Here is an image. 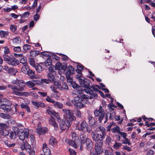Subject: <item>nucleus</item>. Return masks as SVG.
<instances>
[{
    "label": "nucleus",
    "instance_id": "obj_38",
    "mask_svg": "<svg viewBox=\"0 0 155 155\" xmlns=\"http://www.w3.org/2000/svg\"><path fill=\"white\" fill-rule=\"evenodd\" d=\"M54 68V65H51L48 68V71L49 72V73L54 74L55 73Z\"/></svg>",
    "mask_w": 155,
    "mask_h": 155
},
{
    "label": "nucleus",
    "instance_id": "obj_43",
    "mask_svg": "<svg viewBox=\"0 0 155 155\" xmlns=\"http://www.w3.org/2000/svg\"><path fill=\"white\" fill-rule=\"evenodd\" d=\"M20 41V38L18 37H16L13 39V44L15 45H16L19 44Z\"/></svg>",
    "mask_w": 155,
    "mask_h": 155
},
{
    "label": "nucleus",
    "instance_id": "obj_51",
    "mask_svg": "<svg viewBox=\"0 0 155 155\" xmlns=\"http://www.w3.org/2000/svg\"><path fill=\"white\" fill-rule=\"evenodd\" d=\"M29 12H25L23 14L19 15V16L22 18H26L29 15Z\"/></svg>",
    "mask_w": 155,
    "mask_h": 155
},
{
    "label": "nucleus",
    "instance_id": "obj_46",
    "mask_svg": "<svg viewBox=\"0 0 155 155\" xmlns=\"http://www.w3.org/2000/svg\"><path fill=\"white\" fill-rule=\"evenodd\" d=\"M28 61L30 64L33 67H34L36 64H35V61L32 58H29L28 59Z\"/></svg>",
    "mask_w": 155,
    "mask_h": 155
},
{
    "label": "nucleus",
    "instance_id": "obj_40",
    "mask_svg": "<svg viewBox=\"0 0 155 155\" xmlns=\"http://www.w3.org/2000/svg\"><path fill=\"white\" fill-rule=\"evenodd\" d=\"M81 87V86H80L79 85H78L76 89L77 91L80 94L79 96H77L76 97H79L80 98L81 97L80 96V94H82L81 93V92L83 91V89Z\"/></svg>",
    "mask_w": 155,
    "mask_h": 155
},
{
    "label": "nucleus",
    "instance_id": "obj_13",
    "mask_svg": "<svg viewBox=\"0 0 155 155\" xmlns=\"http://www.w3.org/2000/svg\"><path fill=\"white\" fill-rule=\"evenodd\" d=\"M19 87H18L16 86L10 85V88L13 90V93L18 96V93H19L20 91H24V88L23 87H21L19 85Z\"/></svg>",
    "mask_w": 155,
    "mask_h": 155
},
{
    "label": "nucleus",
    "instance_id": "obj_18",
    "mask_svg": "<svg viewBox=\"0 0 155 155\" xmlns=\"http://www.w3.org/2000/svg\"><path fill=\"white\" fill-rule=\"evenodd\" d=\"M67 69L66 73V76L68 77L73 74L74 72V69L71 65H70L68 66Z\"/></svg>",
    "mask_w": 155,
    "mask_h": 155
},
{
    "label": "nucleus",
    "instance_id": "obj_55",
    "mask_svg": "<svg viewBox=\"0 0 155 155\" xmlns=\"http://www.w3.org/2000/svg\"><path fill=\"white\" fill-rule=\"evenodd\" d=\"M122 145V143L116 142L114 145V147L116 149H118Z\"/></svg>",
    "mask_w": 155,
    "mask_h": 155
},
{
    "label": "nucleus",
    "instance_id": "obj_31",
    "mask_svg": "<svg viewBox=\"0 0 155 155\" xmlns=\"http://www.w3.org/2000/svg\"><path fill=\"white\" fill-rule=\"evenodd\" d=\"M31 47V46L29 45L25 44L24 45L23 47V52L24 53H26L27 52V51L30 49Z\"/></svg>",
    "mask_w": 155,
    "mask_h": 155
},
{
    "label": "nucleus",
    "instance_id": "obj_61",
    "mask_svg": "<svg viewBox=\"0 0 155 155\" xmlns=\"http://www.w3.org/2000/svg\"><path fill=\"white\" fill-rule=\"evenodd\" d=\"M62 64L60 62H58L56 63L55 68L57 70H58L61 67Z\"/></svg>",
    "mask_w": 155,
    "mask_h": 155
},
{
    "label": "nucleus",
    "instance_id": "obj_56",
    "mask_svg": "<svg viewBox=\"0 0 155 155\" xmlns=\"http://www.w3.org/2000/svg\"><path fill=\"white\" fill-rule=\"evenodd\" d=\"M75 115L76 117L79 118H81V114L80 111L77 110L75 113Z\"/></svg>",
    "mask_w": 155,
    "mask_h": 155
},
{
    "label": "nucleus",
    "instance_id": "obj_9",
    "mask_svg": "<svg viewBox=\"0 0 155 155\" xmlns=\"http://www.w3.org/2000/svg\"><path fill=\"white\" fill-rule=\"evenodd\" d=\"M91 135L93 140L97 142L96 143H103V139L105 137H104L101 134L93 133Z\"/></svg>",
    "mask_w": 155,
    "mask_h": 155
},
{
    "label": "nucleus",
    "instance_id": "obj_62",
    "mask_svg": "<svg viewBox=\"0 0 155 155\" xmlns=\"http://www.w3.org/2000/svg\"><path fill=\"white\" fill-rule=\"evenodd\" d=\"M38 93L42 97H47V92H41L39 91L38 92Z\"/></svg>",
    "mask_w": 155,
    "mask_h": 155
},
{
    "label": "nucleus",
    "instance_id": "obj_59",
    "mask_svg": "<svg viewBox=\"0 0 155 155\" xmlns=\"http://www.w3.org/2000/svg\"><path fill=\"white\" fill-rule=\"evenodd\" d=\"M27 152L29 153V155H35V152L33 149H30L29 150H28Z\"/></svg>",
    "mask_w": 155,
    "mask_h": 155
},
{
    "label": "nucleus",
    "instance_id": "obj_5",
    "mask_svg": "<svg viewBox=\"0 0 155 155\" xmlns=\"http://www.w3.org/2000/svg\"><path fill=\"white\" fill-rule=\"evenodd\" d=\"M71 136L72 137L71 140L66 139L65 141L69 145L76 148L77 147V144L79 142V137L76 133L74 132L71 133Z\"/></svg>",
    "mask_w": 155,
    "mask_h": 155
},
{
    "label": "nucleus",
    "instance_id": "obj_7",
    "mask_svg": "<svg viewBox=\"0 0 155 155\" xmlns=\"http://www.w3.org/2000/svg\"><path fill=\"white\" fill-rule=\"evenodd\" d=\"M9 124L4 123L0 124V135L5 136L8 135L9 131L6 129L8 127Z\"/></svg>",
    "mask_w": 155,
    "mask_h": 155
},
{
    "label": "nucleus",
    "instance_id": "obj_22",
    "mask_svg": "<svg viewBox=\"0 0 155 155\" xmlns=\"http://www.w3.org/2000/svg\"><path fill=\"white\" fill-rule=\"evenodd\" d=\"M49 123L50 124L54 126L55 128H58V125L55 121L54 118V117H51L50 119L49 120Z\"/></svg>",
    "mask_w": 155,
    "mask_h": 155
},
{
    "label": "nucleus",
    "instance_id": "obj_44",
    "mask_svg": "<svg viewBox=\"0 0 155 155\" xmlns=\"http://www.w3.org/2000/svg\"><path fill=\"white\" fill-rule=\"evenodd\" d=\"M12 47H14V51L16 53H19L21 52V48L20 46L14 47L12 46Z\"/></svg>",
    "mask_w": 155,
    "mask_h": 155
},
{
    "label": "nucleus",
    "instance_id": "obj_39",
    "mask_svg": "<svg viewBox=\"0 0 155 155\" xmlns=\"http://www.w3.org/2000/svg\"><path fill=\"white\" fill-rule=\"evenodd\" d=\"M26 84L30 88L33 87L35 85V84L30 81L26 82Z\"/></svg>",
    "mask_w": 155,
    "mask_h": 155
},
{
    "label": "nucleus",
    "instance_id": "obj_33",
    "mask_svg": "<svg viewBox=\"0 0 155 155\" xmlns=\"http://www.w3.org/2000/svg\"><path fill=\"white\" fill-rule=\"evenodd\" d=\"M54 84L56 87L57 88L61 90V85L60 81H54Z\"/></svg>",
    "mask_w": 155,
    "mask_h": 155
},
{
    "label": "nucleus",
    "instance_id": "obj_37",
    "mask_svg": "<svg viewBox=\"0 0 155 155\" xmlns=\"http://www.w3.org/2000/svg\"><path fill=\"white\" fill-rule=\"evenodd\" d=\"M0 35L2 38L6 37L8 35V31H4L1 30L0 31Z\"/></svg>",
    "mask_w": 155,
    "mask_h": 155
},
{
    "label": "nucleus",
    "instance_id": "obj_36",
    "mask_svg": "<svg viewBox=\"0 0 155 155\" xmlns=\"http://www.w3.org/2000/svg\"><path fill=\"white\" fill-rule=\"evenodd\" d=\"M111 131L113 133H117L119 134V132L120 131V129L119 127L118 126H117L114 127L112 128L111 129Z\"/></svg>",
    "mask_w": 155,
    "mask_h": 155
},
{
    "label": "nucleus",
    "instance_id": "obj_10",
    "mask_svg": "<svg viewBox=\"0 0 155 155\" xmlns=\"http://www.w3.org/2000/svg\"><path fill=\"white\" fill-rule=\"evenodd\" d=\"M81 75H77L76 76V78L77 79L79 82V84L83 87L86 85V83H88L89 82V80L87 79L86 78H84V79H82L81 78L82 77Z\"/></svg>",
    "mask_w": 155,
    "mask_h": 155
},
{
    "label": "nucleus",
    "instance_id": "obj_14",
    "mask_svg": "<svg viewBox=\"0 0 155 155\" xmlns=\"http://www.w3.org/2000/svg\"><path fill=\"white\" fill-rule=\"evenodd\" d=\"M12 129L13 131L10 132V138L15 139L18 133V131L19 130V128L16 126H13L12 127Z\"/></svg>",
    "mask_w": 155,
    "mask_h": 155
},
{
    "label": "nucleus",
    "instance_id": "obj_48",
    "mask_svg": "<svg viewBox=\"0 0 155 155\" xmlns=\"http://www.w3.org/2000/svg\"><path fill=\"white\" fill-rule=\"evenodd\" d=\"M20 61L21 63L24 64H27V60L25 57H23L20 59Z\"/></svg>",
    "mask_w": 155,
    "mask_h": 155
},
{
    "label": "nucleus",
    "instance_id": "obj_19",
    "mask_svg": "<svg viewBox=\"0 0 155 155\" xmlns=\"http://www.w3.org/2000/svg\"><path fill=\"white\" fill-rule=\"evenodd\" d=\"M49 144L50 145L55 147L57 145L58 142L56 139L54 137L52 136L49 140Z\"/></svg>",
    "mask_w": 155,
    "mask_h": 155
},
{
    "label": "nucleus",
    "instance_id": "obj_1",
    "mask_svg": "<svg viewBox=\"0 0 155 155\" xmlns=\"http://www.w3.org/2000/svg\"><path fill=\"white\" fill-rule=\"evenodd\" d=\"M90 81L88 83H86L85 86L84 87V91L87 94H90V96L83 94H80L79 97H74V100L72 101V103L75 106L80 109L83 107L85 104L89 99H91L93 98H97V92H99V90L95 87L94 85H90Z\"/></svg>",
    "mask_w": 155,
    "mask_h": 155
},
{
    "label": "nucleus",
    "instance_id": "obj_53",
    "mask_svg": "<svg viewBox=\"0 0 155 155\" xmlns=\"http://www.w3.org/2000/svg\"><path fill=\"white\" fill-rule=\"evenodd\" d=\"M71 76H69L68 77H67V76H66V78L67 79L68 82L70 84L72 83L73 81V79L71 77Z\"/></svg>",
    "mask_w": 155,
    "mask_h": 155
},
{
    "label": "nucleus",
    "instance_id": "obj_34",
    "mask_svg": "<svg viewBox=\"0 0 155 155\" xmlns=\"http://www.w3.org/2000/svg\"><path fill=\"white\" fill-rule=\"evenodd\" d=\"M34 67L36 70L39 73L41 72L43 69L41 66L39 64H36Z\"/></svg>",
    "mask_w": 155,
    "mask_h": 155
},
{
    "label": "nucleus",
    "instance_id": "obj_60",
    "mask_svg": "<svg viewBox=\"0 0 155 155\" xmlns=\"http://www.w3.org/2000/svg\"><path fill=\"white\" fill-rule=\"evenodd\" d=\"M111 151L108 150H105V154L106 155H113V153L112 152V149H111Z\"/></svg>",
    "mask_w": 155,
    "mask_h": 155
},
{
    "label": "nucleus",
    "instance_id": "obj_35",
    "mask_svg": "<svg viewBox=\"0 0 155 155\" xmlns=\"http://www.w3.org/2000/svg\"><path fill=\"white\" fill-rule=\"evenodd\" d=\"M68 90L69 88L67 84L65 82H62L61 91H68Z\"/></svg>",
    "mask_w": 155,
    "mask_h": 155
},
{
    "label": "nucleus",
    "instance_id": "obj_54",
    "mask_svg": "<svg viewBox=\"0 0 155 155\" xmlns=\"http://www.w3.org/2000/svg\"><path fill=\"white\" fill-rule=\"evenodd\" d=\"M111 141V137L110 136H107L106 140V143H107L108 145H110V143Z\"/></svg>",
    "mask_w": 155,
    "mask_h": 155
},
{
    "label": "nucleus",
    "instance_id": "obj_3",
    "mask_svg": "<svg viewBox=\"0 0 155 155\" xmlns=\"http://www.w3.org/2000/svg\"><path fill=\"white\" fill-rule=\"evenodd\" d=\"M76 129L82 131L84 133L91 132L92 130V127L89 126L88 124L84 120L78 122L76 126Z\"/></svg>",
    "mask_w": 155,
    "mask_h": 155
},
{
    "label": "nucleus",
    "instance_id": "obj_28",
    "mask_svg": "<svg viewBox=\"0 0 155 155\" xmlns=\"http://www.w3.org/2000/svg\"><path fill=\"white\" fill-rule=\"evenodd\" d=\"M21 107L22 108H25L26 109L28 113L30 112L31 110L30 108L28 105L27 104L22 103L21 104Z\"/></svg>",
    "mask_w": 155,
    "mask_h": 155
},
{
    "label": "nucleus",
    "instance_id": "obj_64",
    "mask_svg": "<svg viewBox=\"0 0 155 155\" xmlns=\"http://www.w3.org/2000/svg\"><path fill=\"white\" fill-rule=\"evenodd\" d=\"M69 150L70 153V155H76V152L73 149H69Z\"/></svg>",
    "mask_w": 155,
    "mask_h": 155
},
{
    "label": "nucleus",
    "instance_id": "obj_24",
    "mask_svg": "<svg viewBox=\"0 0 155 155\" xmlns=\"http://www.w3.org/2000/svg\"><path fill=\"white\" fill-rule=\"evenodd\" d=\"M19 64V61L15 58H10V65L16 66Z\"/></svg>",
    "mask_w": 155,
    "mask_h": 155
},
{
    "label": "nucleus",
    "instance_id": "obj_15",
    "mask_svg": "<svg viewBox=\"0 0 155 155\" xmlns=\"http://www.w3.org/2000/svg\"><path fill=\"white\" fill-rule=\"evenodd\" d=\"M31 103L34 106L35 108L37 109H38L39 107L44 108L46 106V104L45 103L40 101L37 102L32 101Z\"/></svg>",
    "mask_w": 155,
    "mask_h": 155
},
{
    "label": "nucleus",
    "instance_id": "obj_57",
    "mask_svg": "<svg viewBox=\"0 0 155 155\" xmlns=\"http://www.w3.org/2000/svg\"><path fill=\"white\" fill-rule=\"evenodd\" d=\"M119 134H120L121 137H123L124 139L127 138V135L126 133L120 131Z\"/></svg>",
    "mask_w": 155,
    "mask_h": 155
},
{
    "label": "nucleus",
    "instance_id": "obj_17",
    "mask_svg": "<svg viewBox=\"0 0 155 155\" xmlns=\"http://www.w3.org/2000/svg\"><path fill=\"white\" fill-rule=\"evenodd\" d=\"M47 112L48 114L50 115H53L54 116L56 117L58 120L61 119L60 116L58 115V114L56 113L54 110L49 107H48L47 109Z\"/></svg>",
    "mask_w": 155,
    "mask_h": 155
},
{
    "label": "nucleus",
    "instance_id": "obj_2",
    "mask_svg": "<svg viewBox=\"0 0 155 155\" xmlns=\"http://www.w3.org/2000/svg\"><path fill=\"white\" fill-rule=\"evenodd\" d=\"M17 126L19 127H21L20 129L19 128L18 133H17L19 139L23 141L25 139H28L29 134V129L24 128L23 125L21 124H17Z\"/></svg>",
    "mask_w": 155,
    "mask_h": 155
},
{
    "label": "nucleus",
    "instance_id": "obj_49",
    "mask_svg": "<svg viewBox=\"0 0 155 155\" xmlns=\"http://www.w3.org/2000/svg\"><path fill=\"white\" fill-rule=\"evenodd\" d=\"M125 140H123L122 141V143L124 144H128V145H130L131 144L129 140L127 138L124 139Z\"/></svg>",
    "mask_w": 155,
    "mask_h": 155
},
{
    "label": "nucleus",
    "instance_id": "obj_30",
    "mask_svg": "<svg viewBox=\"0 0 155 155\" xmlns=\"http://www.w3.org/2000/svg\"><path fill=\"white\" fill-rule=\"evenodd\" d=\"M53 104L54 107H55L60 109L62 108L63 107V104L62 103L58 101H55Z\"/></svg>",
    "mask_w": 155,
    "mask_h": 155
},
{
    "label": "nucleus",
    "instance_id": "obj_6",
    "mask_svg": "<svg viewBox=\"0 0 155 155\" xmlns=\"http://www.w3.org/2000/svg\"><path fill=\"white\" fill-rule=\"evenodd\" d=\"M94 114L95 117H98V120L100 123L102 122V120L104 118L105 116V120L104 121V123H106L108 119V116L105 112H100L97 110H95L94 111Z\"/></svg>",
    "mask_w": 155,
    "mask_h": 155
},
{
    "label": "nucleus",
    "instance_id": "obj_23",
    "mask_svg": "<svg viewBox=\"0 0 155 155\" xmlns=\"http://www.w3.org/2000/svg\"><path fill=\"white\" fill-rule=\"evenodd\" d=\"M52 63V61L51 59L50 58H48L45 61V62L43 63H40V64H41L42 65L44 64L45 66L47 67L48 66H50L52 65L51 64Z\"/></svg>",
    "mask_w": 155,
    "mask_h": 155
},
{
    "label": "nucleus",
    "instance_id": "obj_47",
    "mask_svg": "<svg viewBox=\"0 0 155 155\" xmlns=\"http://www.w3.org/2000/svg\"><path fill=\"white\" fill-rule=\"evenodd\" d=\"M45 100L46 101L48 102L52 103L53 104H54L55 101L53 99L51 98L48 96H47L46 98L45 99Z\"/></svg>",
    "mask_w": 155,
    "mask_h": 155
},
{
    "label": "nucleus",
    "instance_id": "obj_8",
    "mask_svg": "<svg viewBox=\"0 0 155 155\" xmlns=\"http://www.w3.org/2000/svg\"><path fill=\"white\" fill-rule=\"evenodd\" d=\"M53 74L48 73L47 74V79H42L41 81L43 83L48 84L51 83L55 81V78Z\"/></svg>",
    "mask_w": 155,
    "mask_h": 155
},
{
    "label": "nucleus",
    "instance_id": "obj_26",
    "mask_svg": "<svg viewBox=\"0 0 155 155\" xmlns=\"http://www.w3.org/2000/svg\"><path fill=\"white\" fill-rule=\"evenodd\" d=\"M27 74L30 77V78L31 79H34L35 78V72L30 68L27 72Z\"/></svg>",
    "mask_w": 155,
    "mask_h": 155
},
{
    "label": "nucleus",
    "instance_id": "obj_12",
    "mask_svg": "<svg viewBox=\"0 0 155 155\" xmlns=\"http://www.w3.org/2000/svg\"><path fill=\"white\" fill-rule=\"evenodd\" d=\"M103 143H95V150L96 153V155H100L103 152V149L102 146Z\"/></svg>",
    "mask_w": 155,
    "mask_h": 155
},
{
    "label": "nucleus",
    "instance_id": "obj_42",
    "mask_svg": "<svg viewBox=\"0 0 155 155\" xmlns=\"http://www.w3.org/2000/svg\"><path fill=\"white\" fill-rule=\"evenodd\" d=\"M18 72L16 68H13V67L10 68V75H15V74Z\"/></svg>",
    "mask_w": 155,
    "mask_h": 155
},
{
    "label": "nucleus",
    "instance_id": "obj_50",
    "mask_svg": "<svg viewBox=\"0 0 155 155\" xmlns=\"http://www.w3.org/2000/svg\"><path fill=\"white\" fill-rule=\"evenodd\" d=\"M8 54H4L3 55V57L5 61H7L9 62L10 61V57L8 55Z\"/></svg>",
    "mask_w": 155,
    "mask_h": 155
},
{
    "label": "nucleus",
    "instance_id": "obj_29",
    "mask_svg": "<svg viewBox=\"0 0 155 155\" xmlns=\"http://www.w3.org/2000/svg\"><path fill=\"white\" fill-rule=\"evenodd\" d=\"M29 69V68L27 64H25L22 66L21 70L22 72L25 73H26Z\"/></svg>",
    "mask_w": 155,
    "mask_h": 155
},
{
    "label": "nucleus",
    "instance_id": "obj_45",
    "mask_svg": "<svg viewBox=\"0 0 155 155\" xmlns=\"http://www.w3.org/2000/svg\"><path fill=\"white\" fill-rule=\"evenodd\" d=\"M25 145V150L27 152L28 150H29L30 149H32L31 147V146L30 144H29L27 142L24 143Z\"/></svg>",
    "mask_w": 155,
    "mask_h": 155
},
{
    "label": "nucleus",
    "instance_id": "obj_52",
    "mask_svg": "<svg viewBox=\"0 0 155 155\" xmlns=\"http://www.w3.org/2000/svg\"><path fill=\"white\" fill-rule=\"evenodd\" d=\"M17 29V26L15 25H10V30L13 32L15 31Z\"/></svg>",
    "mask_w": 155,
    "mask_h": 155
},
{
    "label": "nucleus",
    "instance_id": "obj_58",
    "mask_svg": "<svg viewBox=\"0 0 155 155\" xmlns=\"http://www.w3.org/2000/svg\"><path fill=\"white\" fill-rule=\"evenodd\" d=\"M50 88L53 92L55 93H58V91L57 90V87L55 88L53 85H51L50 87Z\"/></svg>",
    "mask_w": 155,
    "mask_h": 155
},
{
    "label": "nucleus",
    "instance_id": "obj_4",
    "mask_svg": "<svg viewBox=\"0 0 155 155\" xmlns=\"http://www.w3.org/2000/svg\"><path fill=\"white\" fill-rule=\"evenodd\" d=\"M65 113L66 117L65 119V123L67 125L68 129L71 126L72 121L76 120L75 117L74 115V114L71 110H65Z\"/></svg>",
    "mask_w": 155,
    "mask_h": 155
},
{
    "label": "nucleus",
    "instance_id": "obj_41",
    "mask_svg": "<svg viewBox=\"0 0 155 155\" xmlns=\"http://www.w3.org/2000/svg\"><path fill=\"white\" fill-rule=\"evenodd\" d=\"M18 94V96H24L25 97H28L30 94V93L27 92H20Z\"/></svg>",
    "mask_w": 155,
    "mask_h": 155
},
{
    "label": "nucleus",
    "instance_id": "obj_63",
    "mask_svg": "<svg viewBox=\"0 0 155 155\" xmlns=\"http://www.w3.org/2000/svg\"><path fill=\"white\" fill-rule=\"evenodd\" d=\"M71 85L72 87L74 89H76L78 85V84L74 82H73L71 84Z\"/></svg>",
    "mask_w": 155,
    "mask_h": 155
},
{
    "label": "nucleus",
    "instance_id": "obj_27",
    "mask_svg": "<svg viewBox=\"0 0 155 155\" xmlns=\"http://www.w3.org/2000/svg\"><path fill=\"white\" fill-rule=\"evenodd\" d=\"M67 127V125L65 123L64 121L62 120L60 123V128L62 131L64 130Z\"/></svg>",
    "mask_w": 155,
    "mask_h": 155
},
{
    "label": "nucleus",
    "instance_id": "obj_32",
    "mask_svg": "<svg viewBox=\"0 0 155 155\" xmlns=\"http://www.w3.org/2000/svg\"><path fill=\"white\" fill-rule=\"evenodd\" d=\"M29 53L30 56L35 57L39 54V52L38 51H31Z\"/></svg>",
    "mask_w": 155,
    "mask_h": 155
},
{
    "label": "nucleus",
    "instance_id": "obj_20",
    "mask_svg": "<svg viewBox=\"0 0 155 155\" xmlns=\"http://www.w3.org/2000/svg\"><path fill=\"white\" fill-rule=\"evenodd\" d=\"M88 119L90 125L93 127H95L96 125L95 124V121L94 118L91 116L89 115L88 117Z\"/></svg>",
    "mask_w": 155,
    "mask_h": 155
},
{
    "label": "nucleus",
    "instance_id": "obj_25",
    "mask_svg": "<svg viewBox=\"0 0 155 155\" xmlns=\"http://www.w3.org/2000/svg\"><path fill=\"white\" fill-rule=\"evenodd\" d=\"M100 130L98 131L99 134H101L104 137H105L106 135V129L103 127L100 126L99 127Z\"/></svg>",
    "mask_w": 155,
    "mask_h": 155
},
{
    "label": "nucleus",
    "instance_id": "obj_21",
    "mask_svg": "<svg viewBox=\"0 0 155 155\" xmlns=\"http://www.w3.org/2000/svg\"><path fill=\"white\" fill-rule=\"evenodd\" d=\"M9 107L8 105L3 104L2 105H0V109L4 110L5 112L7 113L10 111Z\"/></svg>",
    "mask_w": 155,
    "mask_h": 155
},
{
    "label": "nucleus",
    "instance_id": "obj_16",
    "mask_svg": "<svg viewBox=\"0 0 155 155\" xmlns=\"http://www.w3.org/2000/svg\"><path fill=\"white\" fill-rule=\"evenodd\" d=\"M86 149L89 151H91L93 148V143L89 138H87V141L86 143Z\"/></svg>",
    "mask_w": 155,
    "mask_h": 155
},
{
    "label": "nucleus",
    "instance_id": "obj_11",
    "mask_svg": "<svg viewBox=\"0 0 155 155\" xmlns=\"http://www.w3.org/2000/svg\"><path fill=\"white\" fill-rule=\"evenodd\" d=\"M36 130L37 133L40 135L44 134L45 133H47L48 131V128L39 126V124H38L36 128Z\"/></svg>",
    "mask_w": 155,
    "mask_h": 155
}]
</instances>
